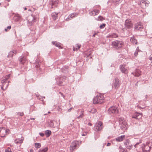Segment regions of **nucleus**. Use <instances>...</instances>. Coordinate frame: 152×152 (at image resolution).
Instances as JSON below:
<instances>
[{
    "instance_id": "22",
    "label": "nucleus",
    "mask_w": 152,
    "mask_h": 152,
    "mask_svg": "<svg viewBox=\"0 0 152 152\" xmlns=\"http://www.w3.org/2000/svg\"><path fill=\"white\" fill-rule=\"evenodd\" d=\"M80 111V115L78 116L77 117V118H78V119H79V118H82L83 117V116H84V114H83V113H84V111L83 110V109H82V110H78L77 112L78 113V112Z\"/></svg>"
},
{
    "instance_id": "29",
    "label": "nucleus",
    "mask_w": 152,
    "mask_h": 152,
    "mask_svg": "<svg viewBox=\"0 0 152 152\" xmlns=\"http://www.w3.org/2000/svg\"><path fill=\"white\" fill-rule=\"evenodd\" d=\"M51 132L50 130H47L45 132V134L47 137H49L51 134Z\"/></svg>"
},
{
    "instance_id": "35",
    "label": "nucleus",
    "mask_w": 152,
    "mask_h": 152,
    "mask_svg": "<svg viewBox=\"0 0 152 152\" xmlns=\"http://www.w3.org/2000/svg\"><path fill=\"white\" fill-rule=\"evenodd\" d=\"M76 48L73 47V50L74 51L78 50V49L80 48V45L77 44L76 45Z\"/></svg>"
},
{
    "instance_id": "1",
    "label": "nucleus",
    "mask_w": 152,
    "mask_h": 152,
    "mask_svg": "<svg viewBox=\"0 0 152 152\" xmlns=\"http://www.w3.org/2000/svg\"><path fill=\"white\" fill-rule=\"evenodd\" d=\"M104 97L102 95L99 94L93 99V103L94 104H100L103 102Z\"/></svg>"
},
{
    "instance_id": "52",
    "label": "nucleus",
    "mask_w": 152,
    "mask_h": 152,
    "mask_svg": "<svg viewBox=\"0 0 152 152\" xmlns=\"http://www.w3.org/2000/svg\"><path fill=\"white\" fill-rule=\"evenodd\" d=\"M11 28V26H8L7 27V28L5 29V30L6 31H7V29H10Z\"/></svg>"
},
{
    "instance_id": "31",
    "label": "nucleus",
    "mask_w": 152,
    "mask_h": 152,
    "mask_svg": "<svg viewBox=\"0 0 152 152\" xmlns=\"http://www.w3.org/2000/svg\"><path fill=\"white\" fill-rule=\"evenodd\" d=\"M26 60V57H23L20 58L19 60L20 62L22 64H24L25 63V61Z\"/></svg>"
},
{
    "instance_id": "26",
    "label": "nucleus",
    "mask_w": 152,
    "mask_h": 152,
    "mask_svg": "<svg viewBox=\"0 0 152 152\" xmlns=\"http://www.w3.org/2000/svg\"><path fill=\"white\" fill-rule=\"evenodd\" d=\"M130 41L133 44H136L137 43V40L134 39V37L131 38Z\"/></svg>"
},
{
    "instance_id": "37",
    "label": "nucleus",
    "mask_w": 152,
    "mask_h": 152,
    "mask_svg": "<svg viewBox=\"0 0 152 152\" xmlns=\"http://www.w3.org/2000/svg\"><path fill=\"white\" fill-rule=\"evenodd\" d=\"M41 146V144L39 143H35V147L37 149L40 148Z\"/></svg>"
},
{
    "instance_id": "49",
    "label": "nucleus",
    "mask_w": 152,
    "mask_h": 152,
    "mask_svg": "<svg viewBox=\"0 0 152 152\" xmlns=\"http://www.w3.org/2000/svg\"><path fill=\"white\" fill-rule=\"evenodd\" d=\"M10 75L9 74L7 75H6L5 76V77H4V78L7 79L9 78L10 77Z\"/></svg>"
},
{
    "instance_id": "62",
    "label": "nucleus",
    "mask_w": 152,
    "mask_h": 152,
    "mask_svg": "<svg viewBox=\"0 0 152 152\" xmlns=\"http://www.w3.org/2000/svg\"><path fill=\"white\" fill-rule=\"evenodd\" d=\"M149 37L150 38H152V35H149Z\"/></svg>"
},
{
    "instance_id": "20",
    "label": "nucleus",
    "mask_w": 152,
    "mask_h": 152,
    "mask_svg": "<svg viewBox=\"0 0 152 152\" xmlns=\"http://www.w3.org/2000/svg\"><path fill=\"white\" fill-rule=\"evenodd\" d=\"M149 2L148 1H147L146 2L141 3V2H140V5L141 8L143 9H145L146 7L148 6Z\"/></svg>"
},
{
    "instance_id": "30",
    "label": "nucleus",
    "mask_w": 152,
    "mask_h": 152,
    "mask_svg": "<svg viewBox=\"0 0 152 152\" xmlns=\"http://www.w3.org/2000/svg\"><path fill=\"white\" fill-rule=\"evenodd\" d=\"M119 150L120 151L122 152H127V150L126 148H123L121 146H120L119 147Z\"/></svg>"
},
{
    "instance_id": "64",
    "label": "nucleus",
    "mask_w": 152,
    "mask_h": 152,
    "mask_svg": "<svg viewBox=\"0 0 152 152\" xmlns=\"http://www.w3.org/2000/svg\"><path fill=\"white\" fill-rule=\"evenodd\" d=\"M31 120H34L35 119V118H30Z\"/></svg>"
},
{
    "instance_id": "38",
    "label": "nucleus",
    "mask_w": 152,
    "mask_h": 152,
    "mask_svg": "<svg viewBox=\"0 0 152 152\" xmlns=\"http://www.w3.org/2000/svg\"><path fill=\"white\" fill-rule=\"evenodd\" d=\"M49 126L51 127L55 128L53 123V121L52 120H51L49 123Z\"/></svg>"
},
{
    "instance_id": "45",
    "label": "nucleus",
    "mask_w": 152,
    "mask_h": 152,
    "mask_svg": "<svg viewBox=\"0 0 152 152\" xmlns=\"http://www.w3.org/2000/svg\"><path fill=\"white\" fill-rule=\"evenodd\" d=\"M106 26V24L105 23H103L101 25L99 26V28L100 29H102L104 28Z\"/></svg>"
},
{
    "instance_id": "27",
    "label": "nucleus",
    "mask_w": 152,
    "mask_h": 152,
    "mask_svg": "<svg viewBox=\"0 0 152 152\" xmlns=\"http://www.w3.org/2000/svg\"><path fill=\"white\" fill-rule=\"evenodd\" d=\"M20 19V17L19 15H17L14 16V19L16 22L18 21Z\"/></svg>"
},
{
    "instance_id": "12",
    "label": "nucleus",
    "mask_w": 152,
    "mask_h": 152,
    "mask_svg": "<svg viewBox=\"0 0 152 152\" xmlns=\"http://www.w3.org/2000/svg\"><path fill=\"white\" fill-rule=\"evenodd\" d=\"M7 130L5 128L2 127L0 128V136L1 137H5L7 135Z\"/></svg>"
},
{
    "instance_id": "34",
    "label": "nucleus",
    "mask_w": 152,
    "mask_h": 152,
    "mask_svg": "<svg viewBox=\"0 0 152 152\" xmlns=\"http://www.w3.org/2000/svg\"><path fill=\"white\" fill-rule=\"evenodd\" d=\"M48 150V147H46L42 149H40L38 152H46Z\"/></svg>"
},
{
    "instance_id": "32",
    "label": "nucleus",
    "mask_w": 152,
    "mask_h": 152,
    "mask_svg": "<svg viewBox=\"0 0 152 152\" xmlns=\"http://www.w3.org/2000/svg\"><path fill=\"white\" fill-rule=\"evenodd\" d=\"M134 114L139 119L141 118L142 114V113H138V112H136Z\"/></svg>"
},
{
    "instance_id": "17",
    "label": "nucleus",
    "mask_w": 152,
    "mask_h": 152,
    "mask_svg": "<svg viewBox=\"0 0 152 152\" xmlns=\"http://www.w3.org/2000/svg\"><path fill=\"white\" fill-rule=\"evenodd\" d=\"M99 11L98 10L94 9L92 11L89 13L90 15L91 16H95L99 14Z\"/></svg>"
},
{
    "instance_id": "41",
    "label": "nucleus",
    "mask_w": 152,
    "mask_h": 152,
    "mask_svg": "<svg viewBox=\"0 0 152 152\" xmlns=\"http://www.w3.org/2000/svg\"><path fill=\"white\" fill-rule=\"evenodd\" d=\"M104 19L103 18V17L101 16H99L98 17L97 20L98 21H102L104 20Z\"/></svg>"
},
{
    "instance_id": "21",
    "label": "nucleus",
    "mask_w": 152,
    "mask_h": 152,
    "mask_svg": "<svg viewBox=\"0 0 152 152\" xmlns=\"http://www.w3.org/2000/svg\"><path fill=\"white\" fill-rule=\"evenodd\" d=\"M9 82L8 81L6 82L4 84L1 85V88L4 90L6 89L9 85Z\"/></svg>"
},
{
    "instance_id": "57",
    "label": "nucleus",
    "mask_w": 152,
    "mask_h": 152,
    "mask_svg": "<svg viewBox=\"0 0 152 152\" xmlns=\"http://www.w3.org/2000/svg\"><path fill=\"white\" fill-rule=\"evenodd\" d=\"M88 125H89V126H92V124H91V123L90 122H89L88 123Z\"/></svg>"
},
{
    "instance_id": "59",
    "label": "nucleus",
    "mask_w": 152,
    "mask_h": 152,
    "mask_svg": "<svg viewBox=\"0 0 152 152\" xmlns=\"http://www.w3.org/2000/svg\"><path fill=\"white\" fill-rule=\"evenodd\" d=\"M145 97L146 99H147L148 98V96L147 95H145Z\"/></svg>"
},
{
    "instance_id": "23",
    "label": "nucleus",
    "mask_w": 152,
    "mask_h": 152,
    "mask_svg": "<svg viewBox=\"0 0 152 152\" xmlns=\"http://www.w3.org/2000/svg\"><path fill=\"white\" fill-rule=\"evenodd\" d=\"M118 37V35L115 33L110 34L107 36V37L110 38H116Z\"/></svg>"
},
{
    "instance_id": "9",
    "label": "nucleus",
    "mask_w": 152,
    "mask_h": 152,
    "mask_svg": "<svg viewBox=\"0 0 152 152\" xmlns=\"http://www.w3.org/2000/svg\"><path fill=\"white\" fill-rule=\"evenodd\" d=\"M124 144L126 148L128 149H131L132 148L133 145L131 143L130 140L128 139L124 142Z\"/></svg>"
},
{
    "instance_id": "42",
    "label": "nucleus",
    "mask_w": 152,
    "mask_h": 152,
    "mask_svg": "<svg viewBox=\"0 0 152 152\" xmlns=\"http://www.w3.org/2000/svg\"><path fill=\"white\" fill-rule=\"evenodd\" d=\"M141 142L140 141V140L139 142H137L134 145V147L135 148H138L139 145L141 143Z\"/></svg>"
},
{
    "instance_id": "50",
    "label": "nucleus",
    "mask_w": 152,
    "mask_h": 152,
    "mask_svg": "<svg viewBox=\"0 0 152 152\" xmlns=\"http://www.w3.org/2000/svg\"><path fill=\"white\" fill-rule=\"evenodd\" d=\"M139 52L138 51H135L134 53V55L135 56H137L138 54V52Z\"/></svg>"
},
{
    "instance_id": "63",
    "label": "nucleus",
    "mask_w": 152,
    "mask_h": 152,
    "mask_svg": "<svg viewBox=\"0 0 152 152\" xmlns=\"http://www.w3.org/2000/svg\"><path fill=\"white\" fill-rule=\"evenodd\" d=\"M149 59L150 60L152 61V57H150Z\"/></svg>"
},
{
    "instance_id": "39",
    "label": "nucleus",
    "mask_w": 152,
    "mask_h": 152,
    "mask_svg": "<svg viewBox=\"0 0 152 152\" xmlns=\"http://www.w3.org/2000/svg\"><path fill=\"white\" fill-rule=\"evenodd\" d=\"M112 1L115 4H118L121 2V0H112Z\"/></svg>"
},
{
    "instance_id": "40",
    "label": "nucleus",
    "mask_w": 152,
    "mask_h": 152,
    "mask_svg": "<svg viewBox=\"0 0 152 152\" xmlns=\"http://www.w3.org/2000/svg\"><path fill=\"white\" fill-rule=\"evenodd\" d=\"M14 50L10 51L7 56L10 57H12L13 55V53L14 52Z\"/></svg>"
},
{
    "instance_id": "28",
    "label": "nucleus",
    "mask_w": 152,
    "mask_h": 152,
    "mask_svg": "<svg viewBox=\"0 0 152 152\" xmlns=\"http://www.w3.org/2000/svg\"><path fill=\"white\" fill-rule=\"evenodd\" d=\"M58 2V0H53L52 1V5L56 7L57 5Z\"/></svg>"
},
{
    "instance_id": "36",
    "label": "nucleus",
    "mask_w": 152,
    "mask_h": 152,
    "mask_svg": "<svg viewBox=\"0 0 152 152\" xmlns=\"http://www.w3.org/2000/svg\"><path fill=\"white\" fill-rule=\"evenodd\" d=\"M89 112L91 113L94 114L96 112V109H95L94 108H92L91 109H90L89 110Z\"/></svg>"
},
{
    "instance_id": "14",
    "label": "nucleus",
    "mask_w": 152,
    "mask_h": 152,
    "mask_svg": "<svg viewBox=\"0 0 152 152\" xmlns=\"http://www.w3.org/2000/svg\"><path fill=\"white\" fill-rule=\"evenodd\" d=\"M65 79L61 76H60L56 79L57 83L59 85H62L63 82L64 81Z\"/></svg>"
},
{
    "instance_id": "24",
    "label": "nucleus",
    "mask_w": 152,
    "mask_h": 152,
    "mask_svg": "<svg viewBox=\"0 0 152 152\" xmlns=\"http://www.w3.org/2000/svg\"><path fill=\"white\" fill-rule=\"evenodd\" d=\"M23 138H22V139H16L14 140V142L16 144H19L23 142Z\"/></svg>"
},
{
    "instance_id": "51",
    "label": "nucleus",
    "mask_w": 152,
    "mask_h": 152,
    "mask_svg": "<svg viewBox=\"0 0 152 152\" xmlns=\"http://www.w3.org/2000/svg\"><path fill=\"white\" fill-rule=\"evenodd\" d=\"M39 134L41 136V137H43L44 135V133L42 132H39Z\"/></svg>"
},
{
    "instance_id": "2",
    "label": "nucleus",
    "mask_w": 152,
    "mask_h": 152,
    "mask_svg": "<svg viewBox=\"0 0 152 152\" xmlns=\"http://www.w3.org/2000/svg\"><path fill=\"white\" fill-rule=\"evenodd\" d=\"M113 47L116 49L121 48L124 45V42L122 41L115 40L111 42Z\"/></svg>"
},
{
    "instance_id": "11",
    "label": "nucleus",
    "mask_w": 152,
    "mask_h": 152,
    "mask_svg": "<svg viewBox=\"0 0 152 152\" xmlns=\"http://www.w3.org/2000/svg\"><path fill=\"white\" fill-rule=\"evenodd\" d=\"M120 127L121 129L123 130H125L127 129V124L125 121H122L120 122Z\"/></svg>"
},
{
    "instance_id": "15",
    "label": "nucleus",
    "mask_w": 152,
    "mask_h": 152,
    "mask_svg": "<svg viewBox=\"0 0 152 152\" xmlns=\"http://www.w3.org/2000/svg\"><path fill=\"white\" fill-rule=\"evenodd\" d=\"M120 68L121 72L124 74H127L128 73V70L125 68V65H122L120 66Z\"/></svg>"
},
{
    "instance_id": "4",
    "label": "nucleus",
    "mask_w": 152,
    "mask_h": 152,
    "mask_svg": "<svg viewBox=\"0 0 152 152\" xmlns=\"http://www.w3.org/2000/svg\"><path fill=\"white\" fill-rule=\"evenodd\" d=\"M104 127L102 122L99 121L97 122L95 126V130L96 132L100 131L102 130Z\"/></svg>"
},
{
    "instance_id": "53",
    "label": "nucleus",
    "mask_w": 152,
    "mask_h": 152,
    "mask_svg": "<svg viewBox=\"0 0 152 152\" xmlns=\"http://www.w3.org/2000/svg\"><path fill=\"white\" fill-rule=\"evenodd\" d=\"M59 94H61V96L63 97V98H64L65 97V96L63 95V93H61V92H59Z\"/></svg>"
},
{
    "instance_id": "18",
    "label": "nucleus",
    "mask_w": 152,
    "mask_h": 152,
    "mask_svg": "<svg viewBox=\"0 0 152 152\" xmlns=\"http://www.w3.org/2000/svg\"><path fill=\"white\" fill-rule=\"evenodd\" d=\"M132 73L134 76L138 77L141 75V72L139 69H136Z\"/></svg>"
},
{
    "instance_id": "58",
    "label": "nucleus",
    "mask_w": 152,
    "mask_h": 152,
    "mask_svg": "<svg viewBox=\"0 0 152 152\" xmlns=\"http://www.w3.org/2000/svg\"><path fill=\"white\" fill-rule=\"evenodd\" d=\"M111 145V143H108L107 144V146H109Z\"/></svg>"
},
{
    "instance_id": "3",
    "label": "nucleus",
    "mask_w": 152,
    "mask_h": 152,
    "mask_svg": "<svg viewBox=\"0 0 152 152\" xmlns=\"http://www.w3.org/2000/svg\"><path fill=\"white\" fill-rule=\"evenodd\" d=\"M79 142L77 140H75L72 142L70 147V151L73 152L79 147Z\"/></svg>"
},
{
    "instance_id": "56",
    "label": "nucleus",
    "mask_w": 152,
    "mask_h": 152,
    "mask_svg": "<svg viewBox=\"0 0 152 152\" xmlns=\"http://www.w3.org/2000/svg\"><path fill=\"white\" fill-rule=\"evenodd\" d=\"M97 33L95 32L94 34L92 36L93 37H94L96 35H97Z\"/></svg>"
},
{
    "instance_id": "13",
    "label": "nucleus",
    "mask_w": 152,
    "mask_h": 152,
    "mask_svg": "<svg viewBox=\"0 0 152 152\" xmlns=\"http://www.w3.org/2000/svg\"><path fill=\"white\" fill-rule=\"evenodd\" d=\"M32 18V20H27V22L28 25L31 26L33 23L35 21V18L34 15H31V16Z\"/></svg>"
},
{
    "instance_id": "25",
    "label": "nucleus",
    "mask_w": 152,
    "mask_h": 152,
    "mask_svg": "<svg viewBox=\"0 0 152 152\" xmlns=\"http://www.w3.org/2000/svg\"><path fill=\"white\" fill-rule=\"evenodd\" d=\"M58 13L56 12H53L51 14V16L53 19L54 20L56 19L57 17Z\"/></svg>"
},
{
    "instance_id": "44",
    "label": "nucleus",
    "mask_w": 152,
    "mask_h": 152,
    "mask_svg": "<svg viewBox=\"0 0 152 152\" xmlns=\"http://www.w3.org/2000/svg\"><path fill=\"white\" fill-rule=\"evenodd\" d=\"M7 79L5 78L4 77L3 78V79L1 80V83L3 84H4L6 82H7Z\"/></svg>"
},
{
    "instance_id": "55",
    "label": "nucleus",
    "mask_w": 152,
    "mask_h": 152,
    "mask_svg": "<svg viewBox=\"0 0 152 152\" xmlns=\"http://www.w3.org/2000/svg\"><path fill=\"white\" fill-rule=\"evenodd\" d=\"M141 2V3L145 2H147V1H146L145 0H140V2Z\"/></svg>"
},
{
    "instance_id": "10",
    "label": "nucleus",
    "mask_w": 152,
    "mask_h": 152,
    "mask_svg": "<svg viewBox=\"0 0 152 152\" xmlns=\"http://www.w3.org/2000/svg\"><path fill=\"white\" fill-rule=\"evenodd\" d=\"M134 28L135 31H137L138 30L141 31L143 29V27L141 23L139 22L136 23Z\"/></svg>"
},
{
    "instance_id": "16",
    "label": "nucleus",
    "mask_w": 152,
    "mask_h": 152,
    "mask_svg": "<svg viewBox=\"0 0 152 152\" xmlns=\"http://www.w3.org/2000/svg\"><path fill=\"white\" fill-rule=\"evenodd\" d=\"M77 15V14L76 13H72L68 16V18H66V20L67 21L70 20L73 18L76 17Z\"/></svg>"
},
{
    "instance_id": "8",
    "label": "nucleus",
    "mask_w": 152,
    "mask_h": 152,
    "mask_svg": "<svg viewBox=\"0 0 152 152\" xmlns=\"http://www.w3.org/2000/svg\"><path fill=\"white\" fill-rule=\"evenodd\" d=\"M125 27L126 28L130 29L132 28L133 24L129 19H126L125 22Z\"/></svg>"
},
{
    "instance_id": "7",
    "label": "nucleus",
    "mask_w": 152,
    "mask_h": 152,
    "mask_svg": "<svg viewBox=\"0 0 152 152\" xmlns=\"http://www.w3.org/2000/svg\"><path fill=\"white\" fill-rule=\"evenodd\" d=\"M149 143H146V145L143 144L142 146V152H149L151 147L148 144Z\"/></svg>"
},
{
    "instance_id": "6",
    "label": "nucleus",
    "mask_w": 152,
    "mask_h": 152,
    "mask_svg": "<svg viewBox=\"0 0 152 152\" xmlns=\"http://www.w3.org/2000/svg\"><path fill=\"white\" fill-rule=\"evenodd\" d=\"M120 86L119 80L117 78H116L114 80L113 83L112 87L115 89H118Z\"/></svg>"
},
{
    "instance_id": "19",
    "label": "nucleus",
    "mask_w": 152,
    "mask_h": 152,
    "mask_svg": "<svg viewBox=\"0 0 152 152\" xmlns=\"http://www.w3.org/2000/svg\"><path fill=\"white\" fill-rule=\"evenodd\" d=\"M125 135H123L116 137L115 139L116 141L120 142L123 141V140L125 139Z\"/></svg>"
},
{
    "instance_id": "48",
    "label": "nucleus",
    "mask_w": 152,
    "mask_h": 152,
    "mask_svg": "<svg viewBox=\"0 0 152 152\" xmlns=\"http://www.w3.org/2000/svg\"><path fill=\"white\" fill-rule=\"evenodd\" d=\"M132 118H135L136 119H139V118L137 117L136 115L134 114L133 115L132 117Z\"/></svg>"
},
{
    "instance_id": "33",
    "label": "nucleus",
    "mask_w": 152,
    "mask_h": 152,
    "mask_svg": "<svg viewBox=\"0 0 152 152\" xmlns=\"http://www.w3.org/2000/svg\"><path fill=\"white\" fill-rule=\"evenodd\" d=\"M52 43L53 45H55L56 46V47H58V48L61 47V46L60 45V43H59L58 42H56L53 41L52 42Z\"/></svg>"
},
{
    "instance_id": "60",
    "label": "nucleus",
    "mask_w": 152,
    "mask_h": 152,
    "mask_svg": "<svg viewBox=\"0 0 152 152\" xmlns=\"http://www.w3.org/2000/svg\"><path fill=\"white\" fill-rule=\"evenodd\" d=\"M72 109V107H71V108H70L69 109H68V111L69 112H70L71 111V110Z\"/></svg>"
},
{
    "instance_id": "47",
    "label": "nucleus",
    "mask_w": 152,
    "mask_h": 152,
    "mask_svg": "<svg viewBox=\"0 0 152 152\" xmlns=\"http://www.w3.org/2000/svg\"><path fill=\"white\" fill-rule=\"evenodd\" d=\"M17 114L19 115L20 116H23L24 115V113L23 112H18L17 113Z\"/></svg>"
},
{
    "instance_id": "43",
    "label": "nucleus",
    "mask_w": 152,
    "mask_h": 152,
    "mask_svg": "<svg viewBox=\"0 0 152 152\" xmlns=\"http://www.w3.org/2000/svg\"><path fill=\"white\" fill-rule=\"evenodd\" d=\"M7 79L5 78L4 77L3 78V79L1 80V83L3 84H4L6 82H7Z\"/></svg>"
},
{
    "instance_id": "5",
    "label": "nucleus",
    "mask_w": 152,
    "mask_h": 152,
    "mask_svg": "<svg viewBox=\"0 0 152 152\" xmlns=\"http://www.w3.org/2000/svg\"><path fill=\"white\" fill-rule=\"evenodd\" d=\"M108 111L109 113L110 114L114 113L117 114L119 112L117 107L114 106H112L110 107Z\"/></svg>"
},
{
    "instance_id": "54",
    "label": "nucleus",
    "mask_w": 152,
    "mask_h": 152,
    "mask_svg": "<svg viewBox=\"0 0 152 152\" xmlns=\"http://www.w3.org/2000/svg\"><path fill=\"white\" fill-rule=\"evenodd\" d=\"M140 50L139 49V48L138 47H137L136 49V51L140 52Z\"/></svg>"
},
{
    "instance_id": "61",
    "label": "nucleus",
    "mask_w": 152,
    "mask_h": 152,
    "mask_svg": "<svg viewBox=\"0 0 152 152\" xmlns=\"http://www.w3.org/2000/svg\"><path fill=\"white\" fill-rule=\"evenodd\" d=\"M30 152H34V150L32 149H31L30 150Z\"/></svg>"
},
{
    "instance_id": "46",
    "label": "nucleus",
    "mask_w": 152,
    "mask_h": 152,
    "mask_svg": "<svg viewBox=\"0 0 152 152\" xmlns=\"http://www.w3.org/2000/svg\"><path fill=\"white\" fill-rule=\"evenodd\" d=\"M5 152H12L11 148L10 147L7 148L5 150Z\"/></svg>"
}]
</instances>
